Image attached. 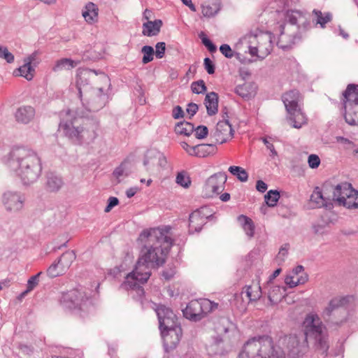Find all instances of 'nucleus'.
<instances>
[{
    "label": "nucleus",
    "mask_w": 358,
    "mask_h": 358,
    "mask_svg": "<svg viewBox=\"0 0 358 358\" xmlns=\"http://www.w3.org/2000/svg\"><path fill=\"white\" fill-rule=\"evenodd\" d=\"M144 243L135 268L127 275L122 284L125 289L143 292L141 285L147 282L151 275L150 267L162 265L171 247L170 228H153L144 230L139 236Z\"/></svg>",
    "instance_id": "obj_1"
},
{
    "label": "nucleus",
    "mask_w": 358,
    "mask_h": 358,
    "mask_svg": "<svg viewBox=\"0 0 358 358\" xmlns=\"http://www.w3.org/2000/svg\"><path fill=\"white\" fill-rule=\"evenodd\" d=\"M6 165L27 185L36 180L42 169L36 153L24 146L13 147L7 157Z\"/></svg>",
    "instance_id": "obj_2"
},
{
    "label": "nucleus",
    "mask_w": 358,
    "mask_h": 358,
    "mask_svg": "<svg viewBox=\"0 0 358 358\" xmlns=\"http://www.w3.org/2000/svg\"><path fill=\"white\" fill-rule=\"evenodd\" d=\"M159 321L164 346L166 352L175 349L182 335V329L173 312L164 306H159L156 310Z\"/></svg>",
    "instance_id": "obj_3"
},
{
    "label": "nucleus",
    "mask_w": 358,
    "mask_h": 358,
    "mask_svg": "<svg viewBox=\"0 0 358 358\" xmlns=\"http://www.w3.org/2000/svg\"><path fill=\"white\" fill-rule=\"evenodd\" d=\"M285 355L279 348L275 349L269 336H261L249 340L238 358H285Z\"/></svg>",
    "instance_id": "obj_4"
},
{
    "label": "nucleus",
    "mask_w": 358,
    "mask_h": 358,
    "mask_svg": "<svg viewBox=\"0 0 358 358\" xmlns=\"http://www.w3.org/2000/svg\"><path fill=\"white\" fill-rule=\"evenodd\" d=\"M64 134L73 142L78 144H89L98 136L100 127L98 123L87 121L84 122L82 118H75L63 125Z\"/></svg>",
    "instance_id": "obj_5"
},
{
    "label": "nucleus",
    "mask_w": 358,
    "mask_h": 358,
    "mask_svg": "<svg viewBox=\"0 0 358 358\" xmlns=\"http://www.w3.org/2000/svg\"><path fill=\"white\" fill-rule=\"evenodd\" d=\"M240 42L248 45L252 56H256L259 59L267 57L273 48L271 34L267 32L259 31L256 34H247L240 40Z\"/></svg>",
    "instance_id": "obj_6"
},
{
    "label": "nucleus",
    "mask_w": 358,
    "mask_h": 358,
    "mask_svg": "<svg viewBox=\"0 0 358 358\" xmlns=\"http://www.w3.org/2000/svg\"><path fill=\"white\" fill-rule=\"evenodd\" d=\"M343 96L346 122L358 125V85L349 84Z\"/></svg>",
    "instance_id": "obj_7"
},
{
    "label": "nucleus",
    "mask_w": 358,
    "mask_h": 358,
    "mask_svg": "<svg viewBox=\"0 0 358 358\" xmlns=\"http://www.w3.org/2000/svg\"><path fill=\"white\" fill-rule=\"evenodd\" d=\"M218 308V303L207 299L191 301L183 310L184 316L189 320H201L204 315Z\"/></svg>",
    "instance_id": "obj_8"
},
{
    "label": "nucleus",
    "mask_w": 358,
    "mask_h": 358,
    "mask_svg": "<svg viewBox=\"0 0 358 358\" xmlns=\"http://www.w3.org/2000/svg\"><path fill=\"white\" fill-rule=\"evenodd\" d=\"M227 176L223 173H215L209 177L202 188V196L213 198L218 195L224 188Z\"/></svg>",
    "instance_id": "obj_9"
},
{
    "label": "nucleus",
    "mask_w": 358,
    "mask_h": 358,
    "mask_svg": "<svg viewBox=\"0 0 358 358\" xmlns=\"http://www.w3.org/2000/svg\"><path fill=\"white\" fill-rule=\"evenodd\" d=\"M212 215V209L207 206H203L193 211L189 217V231L191 233L200 231Z\"/></svg>",
    "instance_id": "obj_10"
},
{
    "label": "nucleus",
    "mask_w": 358,
    "mask_h": 358,
    "mask_svg": "<svg viewBox=\"0 0 358 358\" xmlns=\"http://www.w3.org/2000/svg\"><path fill=\"white\" fill-rule=\"evenodd\" d=\"M180 145L185 152L190 157L204 158L216 154L217 148L214 143H202L196 145H190L182 141Z\"/></svg>",
    "instance_id": "obj_11"
},
{
    "label": "nucleus",
    "mask_w": 358,
    "mask_h": 358,
    "mask_svg": "<svg viewBox=\"0 0 358 358\" xmlns=\"http://www.w3.org/2000/svg\"><path fill=\"white\" fill-rule=\"evenodd\" d=\"M76 253L73 250H68L64 252L57 262L49 267L48 269V275L51 278L62 275L69 268L71 264L76 259Z\"/></svg>",
    "instance_id": "obj_12"
},
{
    "label": "nucleus",
    "mask_w": 358,
    "mask_h": 358,
    "mask_svg": "<svg viewBox=\"0 0 358 358\" xmlns=\"http://www.w3.org/2000/svg\"><path fill=\"white\" fill-rule=\"evenodd\" d=\"M303 328L306 338H317L324 333V327L319 317L314 313L308 314L303 321Z\"/></svg>",
    "instance_id": "obj_13"
},
{
    "label": "nucleus",
    "mask_w": 358,
    "mask_h": 358,
    "mask_svg": "<svg viewBox=\"0 0 358 358\" xmlns=\"http://www.w3.org/2000/svg\"><path fill=\"white\" fill-rule=\"evenodd\" d=\"M307 338L300 342L297 336H285L282 345L286 346L287 355L292 357H299L304 354L308 348Z\"/></svg>",
    "instance_id": "obj_14"
},
{
    "label": "nucleus",
    "mask_w": 358,
    "mask_h": 358,
    "mask_svg": "<svg viewBox=\"0 0 358 358\" xmlns=\"http://www.w3.org/2000/svg\"><path fill=\"white\" fill-rule=\"evenodd\" d=\"M234 131L228 120L220 121L217 123L215 129L213 134L215 143L222 144L232 138Z\"/></svg>",
    "instance_id": "obj_15"
},
{
    "label": "nucleus",
    "mask_w": 358,
    "mask_h": 358,
    "mask_svg": "<svg viewBox=\"0 0 358 358\" xmlns=\"http://www.w3.org/2000/svg\"><path fill=\"white\" fill-rule=\"evenodd\" d=\"M166 164V160L165 157L161 153L155 151L147 152L143 162L147 169L152 172H159Z\"/></svg>",
    "instance_id": "obj_16"
},
{
    "label": "nucleus",
    "mask_w": 358,
    "mask_h": 358,
    "mask_svg": "<svg viewBox=\"0 0 358 358\" xmlns=\"http://www.w3.org/2000/svg\"><path fill=\"white\" fill-rule=\"evenodd\" d=\"M331 190L328 188H324L322 190L320 187H317L313 190L310 196V203L313 208H321L327 206L331 203Z\"/></svg>",
    "instance_id": "obj_17"
},
{
    "label": "nucleus",
    "mask_w": 358,
    "mask_h": 358,
    "mask_svg": "<svg viewBox=\"0 0 358 358\" xmlns=\"http://www.w3.org/2000/svg\"><path fill=\"white\" fill-rule=\"evenodd\" d=\"M102 81L105 83V86H101L97 87L96 90H94L91 93L87 95V103L93 108L96 109L101 108L103 105V101L104 99V89L108 85V78L106 76H103L101 78Z\"/></svg>",
    "instance_id": "obj_18"
},
{
    "label": "nucleus",
    "mask_w": 358,
    "mask_h": 358,
    "mask_svg": "<svg viewBox=\"0 0 358 358\" xmlns=\"http://www.w3.org/2000/svg\"><path fill=\"white\" fill-rule=\"evenodd\" d=\"M308 279V275L304 271L303 267L302 266H297L286 276L285 282L289 287L292 288L299 285L306 283Z\"/></svg>",
    "instance_id": "obj_19"
},
{
    "label": "nucleus",
    "mask_w": 358,
    "mask_h": 358,
    "mask_svg": "<svg viewBox=\"0 0 358 358\" xmlns=\"http://www.w3.org/2000/svg\"><path fill=\"white\" fill-rule=\"evenodd\" d=\"M88 299L87 294L78 289L70 290L63 296V300L65 303H71L75 307H80Z\"/></svg>",
    "instance_id": "obj_20"
},
{
    "label": "nucleus",
    "mask_w": 358,
    "mask_h": 358,
    "mask_svg": "<svg viewBox=\"0 0 358 358\" xmlns=\"http://www.w3.org/2000/svg\"><path fill=\"white\" fill-rule=\"evenodd\" d=\"M2 202L7 210L17 211L22 208L23 201L21 196L12 192H6L3 194Z\"/></svg>",
    "instance_id": "obj_21"
},
{
    "label": "nucleus",
    "mask_w": 358,
    "mask_h": 358,
    "mask_svg": "<svg viewBox=\"0 0 358 358\" xmlns=\"http://www.w3.org/2000/svg\"><path fill=\"white\" fill-rule=\"evenodd\" d=\"M330 190L331 193H332V201H336L339 205H341L344 200H345V198H348V195H350L355 189L350 184L345 182L338 185Z\"/></svg>",
    "instance_id": "obj_22"
},
{
    "label": "nucleus",
    "mask_w": 358,
    "mask_h": 358,
    "mask_svg": "<svg viewBox=\"0 0 358 358\" xmlns=\"http://www.w3.org/2000/svg\"><path fill=\"white\" fill-rule=\"evenodd\" d=\"M301 100L302 96L300 92L296 90L287 92L282 95V101L287 112L300 108L299 103Z\"/></svg>",
    "instance_id": "obj_23"
},
{
    "label": "nucleus",
    "mask_w": 358,
    "mask_h": 358,
    "mask_svg": "<svg viewBox=\"0 0 358 358\" xmlns=\"http://www.w3.org/2000/svg\"><path fill=\"white\" fill-rule=\"evenodd\" d=\"M287 113L288 120L294 128L300 129L308 123L307 115L302 111L301 108L288 111Z\"/></svg>",
    "instance_id": "obj_24"
},
{
    "label": "nucleus",
    "mask_w": 358,
    "mask_h": 358,
    "mask_svg": "<svg viewBox=\"0 0 358 358\" xmlns=\"http://www.w3.org/2000/svg\"><path fill=\"white\" fill-rule=\"evenodd\" d=\"M82 15L88 24L97 22L99 20L98 6L92 2H88L82 10Z\"/></svg>",
    "instance_id": "obj_25"
},
{
    "label": "nucleus",
    "mask_w": 358,
    "mask_h": 358,
    "mask_svg": "<svg viewBox=\"0 0 358 358\" xmlns=\"http://www.w3.org/2000/svg\"><path fill=\"white\" fill-rule=\"evenodd\" d=\"M242 293H245L250 301H257L262 294L260 282L259 280H253L252 282L245 286Z\"/></svg>",
    "instance_id": "obj_26"
},
{
    "label": "nucleus",
    "mask_w": 358,
    "mask_h": 358,
    "mask_svg": "<svg viewBox=\"0 0 358 358\" xmlns=\"http://www.w3.org/2000/svg\"><path fill=\"white\" fill-rule=\"evenodd\" d=\"M35 116V109L30 106H23L20 107L15 115V119L18 122L27 124L31 121Z\"/></svg>",
    "instance_id": "obj_27"
},
{
    "label": "nucleus",
    "mask_w": 358,
    "mask_h": 358,
    "mask_svg": "<svg viewBox=\"0 0 358 358\" xmlns=\"http://www.w3.org/2000/svg\"><path fill=\"white\" fill-rule=\"evenodd\" d=\"M34 56H29L24 59V64L17 70L14 71L16 76H20L25 78L27 80L33 79L35 70L31 66V63L34 61Z\"/></svg>",
    "instance_id": "obj_28"
},
{
    "label": "nucleus",
    "mask_w": 358,
    "mask_h": 358,
    "mask_svg": "<svg viewBox=\"0 0 358 358\" xmlns=\"http://www.w3.org/2000/svg\"><path fill=\"white\" fill-rule=\"evenodd\" d=\"M289 22L292 24H296L300 28V24H302L303 27L306 29L310 26L309 22H308L306 16L299 10H291L288 11L287 14Z\"/></svg>",
    "instance_id": "obj_29"
},
{
    "label": "nucleus",
    "mask_w": 358,
    "mask_h": 358,
    "mask_svg": "<svg viewBox=\"0 0 358 358\" xmlns=\"http://www.w3.org/2000/svg\"><path fill=\"white\" fill-rule=\"evenodd\" d=\"M236 93L243 99H251L254 97L257 92V87L255 84L251 83H245L239 85L236 87Z\"/></svg>",
    "instance_id": "obj_30"
},
{
    "label": "nucleus",
    "mask_w": 358,
    "mask_h": 358,
    "mask_svg": "<svg viewBox=\"0 0 358 358\" xmlns=\"http://www.w3.org/2000/svg\"><path fill=\"white\" fill-rule=\"evenodd\" d=\"M204 104L209 115H213L218 111V95L212 92L206 95Z\"/></svg>",
    "instance_id": "obj_31"
},
{
    "label": "nucleus",
    "mask_w": 358,
    "mask_h": 358,
    "mask_svg": "<svg viewBox=\"0 0 358 358\" xmlns=\"http://www.w3.org/2000/svg\"><path fill=\"white\" fill-rule=\"evenodd\" d=\"M162 26V22L161 20L148 21L143 24L142 33L147 36H156L159 33Z\"/></svg>",
    "instance_id": "obj_32"
},
{
    "label": "nucleus",
    "mask_w": 358,
    "mask_h": 358,
    "mask_svg": "<svg viewBox=\"0 0 358 358\" xmlns=\"http://www.w3.org/2000/svg\"><path fill=\"white\" fill-rule=\"evenodd\" d=\"M220 10L219 0H208L202 4V13L205 17H210L216 15Z\"/></svg>",
    "instance_id": "obj_33"
},
{
    "label": "nucleus",
    "mask_w": 358,
    "mask_h": 358,
    "mask_svg": "<svg viewBox=\"0 0 358 358\" xmlns=\"http://www.w3.org/2000/svg\"><path fill=\"white\" fill-rule=\"evenodd\" d=\"M238 221L245 231L247 236L251 238L255 234V224L253 221L248 217L241 215L238 217Z\"/></svg>",
    "instance_id": "obj_34"
},
{
    "label": "nucleus",
    "mask_w": 358,
    "mask_h": 358,
    "mask_svg": "<svg viewBox=\"0 0 358 358\" xmlns=\"http://www.w3.org/2000/svg\"><path fill=\"white\" fill-rule=\"evenodd\" d=\"M286 289L280 286H273L268 292V299L272 303H277L284 297Z\"/></svg>",
    "instance_id": "obj_35"
},
{
    "label": "nucleus",
    "mask_w": 358,
    "mask_h": 358,
    "mask_svg": "<svg viewBox=\"0 0 358 358\" xmlns=\"http://www.w3.org/2000/svg\"><path fill=\"white\" fill-rule=\"evenodd\" d=\"M194 130V125L185 121L178 123L175 127L176 134L186 136H189L193 133Z\"/></svg>",
    "instance_id": "obj_36"
},
{
    "label": "nucleus",
    "mask_w": 358,
    "mask_h": 358,
    "mask_svg": "<svg viewBox=\"0 0 358 358\" xmlns=\"http://www.w3.org/2000/svg\"><path fill=\"white\" fill-rule=\"evenodd\" d=\"M78 65V62L71 59L63 58L58 60L54 66V71L70 70Z\"/></svg>",
    "instance_id": "obj_37"
},
{
    "label": "nucleus",
    "mask_w": 358,
    "mask_h": 358,
    "mask_svg": "<svg viewBox=\"0 0 358 358\" xmlns=\"http://www.w3.org/2000/svg\"><path fill=\"white\" fill-rule=\"evenodd\" d=\"M46 185L49 191L55 192L62 187V180L60 178L51 173L48 177Z\"/></svg>",
    "instance_id": "obj_38"
},
{
    "label": "nucleus",
    "mask_w": 358,
    "mask_h": 358,
    "mask_svg": "<svg viewBox=\"0 0 358 358\" xmlns=\"http://www.w3.org/2000/svg\"><path fill=\"white\" fill-rule=\"evenodd\" d=\"M348 208H358V192L355 189L348 195V198L341 203Z\"/></svg>",
    "instance_id": "obj_39"
},
{
    "label": "nucleus",
    "mask_w": 358,
    "mask_h": 358,
    "mask_svg": "<svg viewBox=\"0 0 358 358\" xmlns=\"http://www.w3.org/2000/svg\"><path fill=\"white\" fill-rule=\"evenodd\" d=\"M229 171L241 182H246L248 178L247 171L241 166H231L229 168Z\"/></svg>",
    "instance_id": "obj_40"
},
{
    "label": "nucleus",
    "mask_w": 358,
    "mask_h": 358,
    "mask_svg": "<svg viewBox=\"0 0 358 358\" xmlns=\"http://www.w3.org/2000/svg\"><path fill=\"white\" fill-rule=\"evenodd\" d=\"M279 199L280 193L277 190H270L264 196L266 203L270 207L275 206Z\"/></svg>",
    "instance_id": "obj_41"
},
{
    "label": "nucleus",
    "mask_w": 358,
    "mask_h": 358,
    "mask_svg": "<svg viewBox=\"0 0 358 358\" xmlns=\"http://www.w3.org/2000/svg\"><path fill=\"white\" fill-rule=\"evenodd\" d=\"M176 182L178 185L184 188H188L191 185L190 178L185 171L180 172L177 174Z\"/></svg>",
    "instance_id": "obj_42"
},
{
    "label": "nucleus",
    "mask_w": 358,
    "mask_h": 358,
    "mask_svg": "<svg viewBox=\"0 0 358 358\" xmlns=\"http://www.w3.org/2000/svg\"><path fill=\"white\" fill-rule=\"evenodd\" d=\"M317 343V348L321 352L322 355H326L327 350L329 349V345L327 342V339L324 333L322 334L320 336H318L317 338H315Z\"/></svg>",
    "instance_id": "obj_43"
},
{
    "label": "nucleus",
    "mask_w": 358,
    "mask_h": 358,
    "mask_svg": "<svg viewBox=\"0 0 358 358\" xmlns=\"http://www.w3.org/2000/svg\"><path fill=\"white\" fill-rule=\"evenodd\" d=\"M141 52L143 54L142 59L143 64H145L153 60V55L155 53L152 47L145 45L142 48Z\"/></svg>",
    "instance_id": "obj_44"
},
{
    "label": "nucleus",
    "mask_w": 358,
    "mask_h": 358,
    "mask_svg": "<svg viewBox=\"0 0 358 358\" xmlns=\"http://www.w3.org/2000/svg\"><path fill=\"white\" fill-rule=\"evenodd\" d=\"M313 13L317 17V23L324 28L325 24L331 20V15L325 13L324 15L320 10H314Z\"/></svg>",
    "instance_id": "obj_45"
},
{
    "label": "nucleus",
    "mask_w": 358,
    "mask_h": 358,
    "mask_svg": "<svg viewBox=\"0 0 358 358\" xmlns=\"http://www.w3.org/2000/svg\"><path fill=\"white\" fill-rule=\"evenodd\" d=\"M128 169L127 162H124L115 169L113 171V176L117 178L118 182H120V178L122 176L127 175Z\"/></svg>",
    "instance_id": "obj_46"
},
{
    "label": "nucleus",
    "mask_w": 358,
    "mask_h": 358,
    "mask_svg": "<svg viewBox=\"0 0 358 358\" xmlns=\"http://www.w3.org/2000/svg\"><path fill=\"white\" fill-rule=\"evenodd\" d=\"M40 275V273L31 276L27 281V289L22 292V295L24 296L31 291H32L38 284L39 280L38 277Z\"/></svg>",
    "instance_id": "obj_47"
},
{
    "label": "nucleus",
    "mask_w": 358,
    "mask_h": 358,
    "mask_svg": "<svg viewBox=\"0 0 358 358\" xmlns=\"http://www.w3.org/2000/svg\"><path fill=\"white\" fill-rule=\"evenodd\" d=\"M87 79V73H81L77 76L76 78V86L79 92L80 97L81 100L83 99V92L82 90L85 87L84 82Z\"/></svg>",
    "instance_id": "obj_48"
},
{
    "label": "nucleus",
    "mask_w": 358,
    "mask_h": 358,
    "mask_svg": "<svg viewBox=\"0 0 358 358\" xmlns=\"http://www.w3.org/2000/svg\"><path fill=\"white\" fill-rule=\"evenodd\" d=\"M191 89L192 91L195 94H201L206 91L205 83L202 80L193 82L191 85Z\"/></svg>",
    "instance_id": "obj_49"
},
{
    "label": "nucleus",
    "mask_w": 358,
    "mask_h": 358,
    "mask_svg": "<svg viewBox=\"0 0 358 358\" xmlns=\"http://www.w3.org/2000/svg\"><path fill=\"white\" fill-rule=\"evenodd\" d=\"M343 303V299H333L330 301L328 306L324 310V313L327 315H329L336 308L338 307L340 305Z\"/></svg>",
    "instance_id": "obj_50"
},
{
    "label": "nucleus",
    "mask_w": 358,
    "mask_h": 358,
    "mask_svg": "<svg viewBox=\"0 0 358 358\" xmlns=\"http://www.w3.org/2000/svg\"><path fill=\"white\" fill-rule=\"evenodd\" d=\"M0 58L5 59L8 63H12L14 61L13 55L10 52L6 47L0 45Z\"/></svg>",
    "instance_id": "obj_51"
},
{
    "label": "nucleus",
    "mask_w": 358,
    "mask_h": 358,
    "mask_svg": "<svg viewBox=\"0 0 358 358\" xmlns=\"http://www.w3.org/2000/svg\"><path fill=\"white\" fill-rule=\"evenodd\" d=\"M288 250H289V245L288 244H285L284 245H282L281 247L278 254L276 256V259H277L278 264H280L285 261V257H287V255L288 254Z\"/></svg>",
    "instance_id": "obj_52"
},
{
    "label": "nucleus",
    "mask_w": 358,
    "mask_h": 358,
    "mask_svg": "<svg viewBox=\"0 0 358 358\" xmlns=\"http://www.w3.org/2000/svg\"><path fill=\"white\" fill-rule=\"evenodd\" d=\"M194 131H195V136L199 139L204 138L208 133V128L206 126H199Z\"/></svg>",
    "instance_id": "obj_53"
},
{
    "label": "nucleus",
    "mask_w": 358,
    "mask_h": 358,
    "mask_svg": "<svg viewBox=\"0 0 358 358\" xmlns=\"http://www.w3.org/2000/svg\"><path fill=\"white\" fill-rule=\"evenodd\" d=\"M155 55L157 58L161 59L164 56L166 50V44L164 42H159L155 45Z\"/></svg>",
    "instance_id": "obj_54"
},
{
    "label": "nucleus",
    "mask_w": 358,
    "mask_h": 358,
    "mask_svg": "<svg viewBox=\"0 0 358 358\" xmlns=\"http://www.w3.org/2000/svg\"><path fill=\"white\" fill-rule=\"evenodd\" d=\"M309 166L312 169L317 168L320 164V159L316 155H310L308 160Z\"/></svg>",
    "instance_id": "obj_55"
},
{
    "label": "nucleus",
    "mask_w": 358,
    "mask_h": 358,
    "mask_svg": "<svg viewBox=\"0 0 358 358\" xmlns=\"http://www.w3.org/2000/svg\"><path fill=\"white\" fill-rule=\"evenodd\" d=\"M220 50L221 53L227 58H231L234 56V51L227 44L222 45L220 48Z\"/></svg>",
    "instance_id": "obj_56"
},
{
    "label": "nucleus",
    "mask_w": 358,
    "mask_h": 358,
    "mask_svg": "<svg viewBox=\"0 0 358 358\" xmlns=\"http://www.w3.org/2000/svg\"><path fill=\"white\" fill-rule=\"evenodd\" d=\"M262 141L264 142V143L266 146L267 149L270 150V152H271L270 156L271 157H273V158L277 157L278 156V152L275 150L273 144L272 143H271L268 140L267 138H262Z\"/></svg>",
    "instance_id": "obj_57"
},
{
    "label": "nucleus",
    "mask_w": 358,
    "mask_h": 358,
    "mask_svg": "<svg viewBox=\"0 0 358 358\" xmlns=\"http://www.w3.org/2000/svg\"><path fill=\"white\" fill-rule=\"evenodd\" d=\"M203 64L205 69L209 74H213L215 73V65L210 59L208 57L205 58Z\"/></svg>",
    "instance_id": "obj_58"
},
{
    "label": "nucleus",
    "mask_w": 358,
    "mask_h": 358,
    "mask_svg": "<svg viewBox=\"0 0 358 358\" xmlns=\"http://www.w3.org/2000/svg\"><path fill=\"white\" fill-rule=\"evenodd\" d=\"M108 205L105 208V210H104V211L106 213H109L112 210V208L113 207L116 206L118 204V203H119V201H118L117 198L114 197V196H110L108 199Z\"/></svg>",
    "instance_id": "obj_59"
},
{
    "label": "nucleus",
    "mask_w": 358,
    "mask_h": 358,
    "mask_svg": "<svg viewBox=\"0 0 358 358\" xmlns=\"http://www.w3.org/2000/svg\"><path fill=\"white\" fill-rule=\"evenodd\" d=\"M198 109L199 107L196 103H191L187 105L186 110L190 116H193L194 114H196Z\"/></svg>",
    "instance_id": "obj_60"
},
{
    "label": "nucleus",
    "mask_w": 358,
    "mask_h": 358,
    "mask_svg": "<svg viewBox=\"0 0 358 358\" xmlns=\"http://www.w3.org/2000/svg\"><path fill=\"white\" fill-rule=\"evenodd\" d=\"M202 43L206 47H207L210 52H215L216 50L215 45H214L208 38H203Z\"/></svg>",
    "instance_id": "obj_61"
},
{
    "label": "nucleus",
    "mask_w": 358,
    "mask_h": 358,
    "mask_svg": "<svg viewBox=\"0 0 358 358\" xmlns=\"http://www.w3.org/2000/svg\"><path fill=\"white\" fill-rule=\"evenodd\" d=\"M173 117L175 119H178L183 117V110L182 108L179 106L175 107L173 110L172 113Z\"/></svg>",
    "instance_id": "obj_62"
},
{
    "label": "nucleus",
    "mask_w": 358,
    "mask_h": 358,
    "mask_svg": "<svg viewBox=\"0 0 358 358\" xmlns=\"http://www.w3.org/2000/svg\"><path fill=\"white\" fill-rule=\"evenodd\" d=\"M257 189L260 192H264L267 189V185L262 180H257L256 184Z\"/></svg>",
    "instance_id": "obj_63"
},
{
    "label": "nucleus",
    "mask_w": 358,
    "mask_h": 358,
    "mask_svg": "<svg viewBox=\"0 0 358 358\" xmlns=\"http://www.w3.org/2000/svg\"><path fill=\"white\" fill-rule=\"evenodd\" d=\"M138 191V189L136 187H131L128 189L126 192L127 196L128 198H131L134 196Z\"/></svg>",
    "instance_id": "obj_64"
}]
</instances>
